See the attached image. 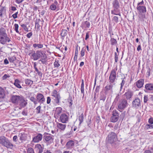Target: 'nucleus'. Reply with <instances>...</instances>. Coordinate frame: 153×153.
Listing matches in <instances>:
<instances>
[{
  "label": "nucleus",
  "mask_w": 153,
  "mask_h": 153,
  "mask_svg": "<svg viewBox=\"0 0 153 153\" xmlns=\"http://www.w3.org/2000/svg\"><path fill=\"white\" fill-rule=\"evenodd\" d=\"M14 30H15L16 32L19 33V31L18 30V28H19V25L18 24H15L14 25Z\"/></svg>",
  "instance_id": "42"
},
{
  "label": "nucleus",
  "mask_w": 153,
  "mask_h": 153,
  "mask_svg": "<svg viewBox=\"0 0 153 153\" xmlns=\"http://www.w3.org/2000/svg\"><path fill=\"white\" fill-rule=\"evenodd\" d=\"M116 71L114 69L112 70L109 77V82L110 83L113 84L116 79Z\"/></svg>",
  "instance_id": "7"
},
{
  "label": "nucleus",
  "mask_w": 153,
  "mask_h": 153,
  "mask_svg": "<svg viewBox=\"0 0 153 153\" xmlns=\"http://www.w3.org/2000/svg\"><path fill=\"white\" fill-rule=\"evenodd\" d=\"M110 36L111 37V39H110V42H111V45H113L116 44L117 42L116 40L115 39H114L113 38H112L111 35Z\"/></svg>",
  "instance_id": "37"
},
{
  "label": "nucleus",
  "mask_w": 153,
  "mask_h": 153,
  "mask_svg": "<svg viewBox=\"0 0 153 153\" xmlns=\"http://www.w3.org/2000/svg\"><path fill=\"white\" fill-rule=\"evenodd\" d=\"M36 98L37 99L38 103H40L41 104L43 103L45 101L44 96L41 93H38Z\"/></svg>",
  "instance_id": "14"
},
{
  "label": "nucleus",
  "mask_w": 153,
  "mask_h": 153,
  "mask_svg": "<svg viewBox=\"0 0 153 153\" xmlns=\"http://www.w3.org/2000/svg\"><path fill=\"white\" fill-rule=\"evenodd\" d=\"M118 56L117 55V53L116 52L115 53V57H114V59H115V61L116 62H117L118 61Z\"/></svg>",
  "instance_id": "57"
},
{
  "label": "nucleus",
  "mask_w": 153,
  "mask_h": 153,
  "mask_svg": "<svg viewBox=\"0 0 153 153\" xmlns=\"http://www.w3.org/2000/svg\"><path fill=\"white\" fill-rule=\"evenodd\" d=\"M58 4H59L57 1L56 0H54L53 3L50 6V8L53 11H54L57 9V10H59Z\"/></svg>",
  "instance_id": "16"
},
{
  "label": "nucleus",
  "mask_w": 153,
  "mask_h": 153,
  "mask_svg": "<svg viewBox=\"0 0 153 153\" xmlns=\"http://www.w3.org/2000/svg\"><path fill=\"white\" fill-rule=\"evenodd\" d=\"M10 77V76L9 74H5L2 77L3 80H5L7 78Z\"/></svg>",
  "instance_id": "48"
},
{
  "label": "nucleus",
  "mask_w": 153,
  "mask_h": 153,
  "mask_svg": "<svg viewBox=\"0 0 153 153\" xmlns=\"http://www.w3.org/2000/svg\"><path fill=\"white\" fill-rule=\"evenodd\" d=\"M18 137L16 135L14 136L13 138V140L15 142H16L17 141Z\"/></svg>",
  "instance_id": "64"
},
{
  "label": "nucleus",
  "mask_w": 153,
  "mask_h": 153,
  "mask_svg": "<svg viewBox=\"0 0 153 153\" xmlns=\"http://www.w3.org/2000/svg\"><path fill=\"white\" fill-rule=\"evenodd\" d=\"M144 4V1L142 0L141 2L138 3L137 4V6H144L143 5Z\"/></svg>",
  "instance_id": "59"
},
{
  "label": "nucleus",
  "mask_w": 153,
  "mask_h": 153,
  "mask_svg": "<svg viewBox=\"0 0 153 153\" xmlns=\"http://www.w3.org/2000/svg\"><path fill=\"white\" fill-rule=\"evenodd\" d=\"M127 101L126 99L120 100L117 104V109L120 112H122L128 105Z\"/></svg>",
  "instance_id": "5"
},
{
  "label": "nucleus",
  "mask_w": 153,
  "mask_h": 153,
  "mask_svg": "<svg viewBox=\"0 0 153 153\" xmlns=\"http://www.w3.org/2000/svg\"><path fill=\"white\" fill-rule=\"evenodd\" d=\"M144 91L148 93H152L153 92V84L149 83L146 84L145 86Z\"/></svg>",
  "instance_id": "11"
},
{
  "label": "nucleus",
  "mask_w": 153,
  "mask_h": 153,
  "mask_svg": "<svg viewBox=\"0 0 153 153\" xmlns=\"http://www.w3.org/2000/svg\"><path fill=\"white\" fill-rule=\"evenodd\" d=\"M66 125L61 123H58L57 124V128L62 131H64L66 128Z\"/></svg>",
  "instance_id": "25"
},
{
  "label": "nucleus",
  "mask_w": 153,
  "mask_h": 153,
  "mask_svg": "<svg viewBox=\"0 0 153 153\" xmlns=\"http://www.w3.org/2000/svg\"><path fill=\"white\" fill-rule=\"evenodd\" d=\"M35 149L36 153H42L43 152V149L40 144H37L35 146Z\"/></svg>",
  "instance_id": "24"
},
{
  "label": "nucleus",
  "mask_w": 153,
  "mask_h": 153,
  "mask_svg": "<svg viewBox=\"0 0 153 153\" xmlns=\"http://www.w3.org/2000/svg\"><path fill=\"white\" fill-rule=\"evenodd\" d=\"M62 109L61 107H58L56 108L55 114L58 117L62 112Z\"/></svg>",
  "instance_id": "27"
},
{
  "label": "nucleus",
  "mask_w": 153,
  "mask_h": 153,
  "mask_svg": "<svg viewBox=\"0 0 153 153\" xmlns=\"http://www.w3.org/2000/svg\"><path fill=\"white\" fill-rule=\"evenodd\" d=\"M119 113L117 110H114L112 111V116L110 118L111 122L114 123L117 121L119 118Z\"/></svg>",
  "instance_id": "8"
},
{
  "label": "nucleus",
  "mask_w": 153,
  "mask_h": 153,
  "mask_svg": "<svg viewBox=\"0 0 153 153\" xmlns=\"http://www.w3.org/2000/svg\"><path fill=\"white\" fill-rule=\"evenodd\" d=\"M108 141L111 143H113L116 141L117 135L114 132L110 133L108 135Z\"/></svg>",
  "instance_id": "6"
},
{
  "label": "nucleus",
  "mask_w": 153,
  "mask_h": 153,
  "mask_svg": "<svg viewBox=\"0 0 153 153\" xmlns=\"http://www.w3.org/2000/svg\"><path fill=\"white\" fill-rule=\"evenodd\" d=\"M41 104H40V105H41ZM41 105H39L36 107V114H39L41 113Z\"/></svg>",
  "instance_id": "38"
},
{
  "label": "nucleus",
  "mask_w": 153,
  "mask_h": 153,
  "mask_svg": "<svg viewBox=\"0 0 153 153\" xmlns=\"http://www.w3.org/2000/svg\"><path fill=\"white\" fill-rule=\"evenodd\" d=\"M144 83V80L143 79H140L138 80L135 83L137 87L139 88H142Z\"/></svg>",
  "instance_id": "22"
},
{
  "label": "nucleus",
  "mask_w": 153,
  "mask_h": 153,
  "mask_svg": "<svg viewBox=\"0 0 153 153\" xmlns=\"http://www.w3.org/2000/svg\"><path fill=\"white\" fill-rule=\"evenodd\" d=\"M144 153H153V148H151L145 151Z\"/></svg>",
  "instance_id": "41"
},
{
  "label": "nucleus",
  "mask_w": 153,
  "mask_h": 153,
  "mask_svg": "<svg viewBox=\"0 0 153 153\" xmlns=\"http://www.w3.org/2000/svg\"><path fill=\"white\" fill-rule=\"evenodd\" d=\"M10 41V39L8 37L5 28L3 27L1 28L0 29V43L2 45H4L7 42H9Z\"/></svg>",
  "instance_id": "1"
},
{
  "label": "nucleus",
  "mask_w": 153,
  "mask_h": 153,
  "mask_svg": "<svg viewBox=\"0 0 153 153\" xmlns=\"http://www.w3.org/2000/svg\"><path fill=\"white\" fill-rule=\"evenodd\" d=\"M50 134L48 133L45 132L43 134V139L47 143H51L53 141V139L51 136Z\"/></svg>",
  "instance_id": "9"
},
{
  "label": "nucleus",
  "mask_w": 153,
  "mask_h": 153,
  "mask_svg": "<svg viewBox=\"0 0 153 153\" xmlns=\"http://www.w3.org/2000/svg\"><path fill=\"white\" fill-rule=\"evenodd\" d=\"M113 8H120V4L118 0H114L112 2Z\"/></svg>",
  "instance_id": "26"
},
{
  "label": "nucleus",
  "mask_w": 153,
  "mask_h": 153,
  "mask_svg": "<svg viewBox=\"0 0 153 153\" xmlns=\"http://www.w3.org/2000/svg\"><path fill=\"white\" fill-rule=\"evenodd\" d=\"M47 58H45L44 59H43V58H41L39 61H41L42 64H45L46 62V61L45 60Z\"/></svg>",
  "instance_id": "61"
},
{
  "label": "nucleus",
  "mask_w": 153,
  "mask_h": 153,
  "mask_svg": "<svg viewBox=\"0 0 153 153\" xmlns=\"http://www.w3.org/2000/svg\"><path fill=\"white\" fill-rule=\"evenodd\" d=\"M21 26L22 28H23L25 31L27 32L28 31V29L25 25L23 24Z\"/></svg>",
  "instance_id": "46"
},
{
  "label": "nucleus",
  "mask_w": 153,
  "mask_h": 153,
  "mask_svg": "<svg viewBox=\"0 0 153 153\" xmlns=\"http://www.w3.org/2000/svg\"><path fill=\"white\" fill-rule=\"evenodd\" d=\"M9 60L10 62H13L16 59V58L14 56L11 57L9 58Z\"/></svg>",
  "instance_id": "45"
},
{
  "label": "nucleus",
  "mask_w": 153,
  "mask_h": 153,
  "mask_svg": "<svg viewBox=\"0 0 153 153\" xmlns=\"http://www.w3.org/2000/svg\"><path fill=\"white\" fill-rule=\"evenodd\" d=\"M137 9L139 12V20L140 21H144L145 17V13L146 12V8L144 6H137Z\"/></svg>",
  "instance_id": "4"
},
{
  "label": "nucleus",
  "mask_w": 153,
  "mask_h": 153,
  "mask_svg": "<svg viewBox=\"0 0 153 153\" xmlns=\"http://www.w3.org/2000/svg\"><path fill=\"white\" fill-rule=\"evenodd\" d=\"M125 79L124 77L122 80L121 83L120 84V91H121L122 89L123 86H124L125 83L126 81L124 80Z\"/></svg>",
  "instance_id": "40"
},
{
  "label": "nucleus",
  "mask_w": 153,
  "mask_h": 153,
  "mask_svg": "<svg viewBox=\"0 0 153 153\" xmlns=\"http://www.w3.org/2000/svg\"><path fill=\"white\" fill-rule=\"evenodd\" d=\"M22 114L25 116H27V112L26 110H24L22 112Z\"/></svg>",
  "instance_id": "56"
},
{
  "label": "nucleus",
  "mask_w": 153,
  "mask_h": 153,
  "mask_svg": "<svg viewBox=\"0 0 153 153\" xmlns=\"http://www.w3.org/2000/svg\"><path fill=\"white\" fill-rule=\"evenodd\" d=\"M85 24L87 27L89 28L90 27V24L88 21H87L85 22Z\"/></svg>",
  "instance_id": "51"
},
{
  "label": "nucleus",
  "mask_w": 153,
  "mask_h": 153,
  "mask_svg": "<svg viewBox=\"0 0 153 153\" xmlns=\"http://www.w3.org/2000/svg\"><path fill=\"white\" fill-rule=\"evenodd\" d=\"M127 100H131L133 95V92L130 89H128L123 95Z\"/></svg>",
  "instance_id": "13"
},
{
  "label": "nucleus",
  "mask_w": 153,
  "mask_h": 153,
  "mask_svg": "<svg viewBox=\"0 0 153 153\" xmlns=\"http://www.w3.org/2000/svg\"><path fill=\"white\" fill-rule=\"evenodd\" d=\"M30 100L33 102L34 105H36V104L38 103L37 99L33 97H31L30 98Z\"/></svg>",
  "instance_id": "34"
},
{
  "label": "nucleus",
  "mask_w": 153,
  "mask_h": 153,
  "mask_svg": "<svg viewBox=\"0 0 153 153\" xmlns=\"http://www.w3.org/2000/svg\"><path fill=\"white\" fill-rule=\"evenodd\" d=\"M0 144L7 149H12L14 147L12 143L4 136H0Z\"/></svg>",
  "instance_id": "3"
},
{
  "label": "nucleus",
  "mask_w": 153,
  "mask_h": 153,
  "mask_svg": "<svg viewBox=\"0 0 153 153\" xmlns=\"http://www.w3.org/2000/svg\"><path fill=\"white\" fill-rule=\"evenodd\" d=\"M20 81L17 79H16L15 80L14 85L17 88H22V87L20 85Z\"/></svg>",
  "instance_id": "28"
},
{
  "label": "nucleus",
  "mask_w": 153,
  "mask_h": 153,
  "mask_svg": "<svg viewBox=\"0 0 153 153\" xmlns=\"http://www.w3.org/2000/svg\"><path fill=\"white\" fill-rule=\"evenodd\" d=\"M19 102V105L21 107H24L27 104V101L25 100V98L22 96H21V97Z\"/></svg>",
  "instance_id": "18"
},
{
  "label": "nucleus",
  "mask_w": 153,
  "mask_h": 153,
  "mask_svg": "<svg viewBox=\"0 0 153 153\" xmlns=\"http://www.w3.org/2000/svg\"><path fill=\"white\" fill-rule=\"evenodd\" d=\"M113 20L115 22V23H118V17L117 16H114L113 19Z\"/></svg>",
  "instance_id": "49"
},
{
  "label": "nucleus",
  "mask_w": 153,
  "mask_h": 153,
  "mask_svg": "<svg viewBox=\"0 0 153 153\" xmlns=\"http://www.w3.org/2000/svg\"><path fill=\"white\" fill-rule=\"evenodd\" d=\"M74 146V142L73 140H70L67 143L65 146L67 149H70L73 148Z\"/></svg>",
  "instance_id": "21"
},
{
  "label": "nucleus",
  "mask_w": 153,
  "mask_h": 153,
  "mask_svg": "<svg viewBox=\"0 0 153 153\" xmlns=\"http://www.w3.org/2000/svg\"><path fill=\"white\" fill-rule=\"evenodd\" d=\"M148 100V97L147 95H145L144 97V102L146 103Z\"/></svg>",
  "instance_id": "53"
},
{
  "label": "nucleus",
  "mask_w": 153,
  "mask_h": 153,
  "mask_svg": "<svg viewBox=\"0 0 153 153\" xmlns=\"http://www.w3.org/2000/svg\"><path fill=\"white\" fill-rule=\"evenodd\" d=\"M52 96L56 98L60 97L59 94L58 93L57 91L55 90L53 91Z\"/></svg>",
  "instance_id": "29"
},
{
  "label": "nucleus",
  "mask_w": 153,
  "mask_h": 153,
  "mask_svg": "<svg viewBox=\"0 0 153 153\" xmlns=\"http://www.w3.org/2000/svg\"><path fill=\"white\" fill-rule=\"evenodd\" d=\"M18 12H17L12 15V16L13 19H15L18 17L17 15L18 14Z\"/></svg>",
  "instance_id": "55"
},
{
  "label": "nucleus",
  "mask_w": 153,
  "mask_h": 153,
  "mask_svg": "<svg viewBox=\"0 0 153 153\" xmlns=\"http://www.w3.org/2000/svg\"><path fill=\"white\" fill-rule=\"evenodd\" d=\"M51 101V97H47V103L48 104H49Z\"/></svg>",
  "instance_id": "60"
},
{
  "label": "nucleus",
  "mask_w": 153,
  "mask_h": 153,
  "mask_svg": "<svg viewBox=\"0 0 153 153\" xmlns=\"http://www.w3.org/2000/svg\"><path fill=\"white\" fill-rule=\"evenodd\" d=\"M27 152L28 153H34L33 149L31 148H29L28 149Z\"/></svg>",
  "instance_id": "47"
},
{
  "label": "nucleus",
  "mask_w": 153,
  "mask_h": 153,
  "mask_svg": "<svg viewBox=\"0 0 153 153\" xmlns=\"http://www.w3.org/2000/svg\"><path fill=\"white\" fill-rule=\"evenodd\" d=\"M80 47L78 46V45H77L76 47V50L75 51V54L76 55V56L78 55L79 51L80 50Z\"/></svg>",
  "instance_id": "43"
},
{
  "label": "nucleus",
  "mask_w": 153,
  "mask_h": 153,
  "mask_svg": "<svg viewBox=\"0 0 153 153\" xmlns=\"http://www.w3.org/2000/svg\"><path fill=\"white\" fill-rule=\"evenodd\" d=\"M148 122L149 123L151 124H153V118L152 117L150 118Z\"/></svg>",
  "instance_id": "58"
},
{
  "label": "nucleus",
  "mask_w": 153,
  "mask_h": 153,
  "mask_svg": "<svg viewBox=\"0 0 153 153\" xmlns=\"http://www.w3.org/2000/svg\"><path fill=\"white\" fill-rule=\"evenodd\" d=\"M68 117L65 114H62L60 116V120L62 123H66L68 121Z\"/></svg>",
  "instance_id": "19"
},
{
  "label": "nucleus",
  "mask_w": 153,
  "mask_h": 153,
  "mask_svg": "<svg viewBox=\"0 0 153 153\" xmlns=\"http://www.w3.org/2000/svg\"><path fill=\"white\" fill-rule=\"evenodd\" d=\"M106 99L104 95H102L100 96V100H102L103 102Z\"/></svg>",
  "instance_id": "50"
},
{
  "label": "nucleus",
  "mask_w": 153,
  "mask_h": 153,
  "mask_svg": "<svg viewBox=\"0 0 153 153\" xmlns=\"http://www.w3.org/2000/svg\"><path fill=\"white\" fill-rule=\"evenodd\" d=\"M32 32H30V33H28L27 34V37L28 38H30L31 36H32Z\"/></svg>",
  "instance_id": "63"
},
{
  "label": "nucleus",
  "mask_w": 153,
  "mask_h": 153,
  "mask_svg": "<svg viewBox=\"0 0 153 153\" xmlns=\"http://www.w3.org/2000/svg\"><path fill=\"white\" fill-rule=\"evenodd\" d=\"M31 54H32L31 58L34 60H36L40 58H42L43 59L45 58H47L46 55L41 50L37 51L36 52L34 51H33L31 53H29V55H30Z\"/></svg>",
  "instance_id": "2"
},
{
  "label": "nucleus",
  "mask_w": 153,
  "mask_h": 153,
  "mask_svg": "<svg viewBox=\"0 0 153 153\" xmlns=\"http://www.w3.org/2000/svg\"><path fill=\"white\" fill-rule=\"evenodd\" d=\"M22 96L12 95L11 96L10 100L12 103L15 105H17L19 102Z\"/></svg>",
  "instance_id": "10"
},
{
  "label": "nucleus",
  "mask_w": 153,
  "mask_h": 153,
  "mask_svg": "<svg viewBox=\"0 0 153 153\" xmlns=\"http://www.w3.org/2000/svg\"><path fill=\"white\" fill-rule=\"evenodd\" d=\"M43 137L42 135L40 133H38L33 138L32 141L34 143H38L41 141Z\"/></svg>",
  "instance_id": "15"
},
{
  "label": "nucleus",
  "mask_w": 153,
  "mask_h": 153,
  "mask_svg": "<svg viewBox=\"0 0 153 153\" xmlns=\"http://www.w3.org/2000/svg\"><path fill=\"white\" fill-rule=\"evenodd\" d=\"M84 119V114L82 113L79 117V125H80L83 122Z\"/></svg>",
  "instance_id": "36"
},
{
  "label": "nucleus",
  "mask_w": 153,
  "mask_h": 153,
  "mask_svg": "<svg viewBox=\"0 0 153 153\" xmlns=\"http://www.w3.org/2000/svg\"><path fill=\"white\" fill-rule=\"evenodd\" d=\"M33 81L29 79H26L25 80V82L26 84L28 85H31L33 83Z\"/></svg>",
  "instance_id": "35"
},
{
  "label": "nucleus",
  "mask_w": 153,
  "mask_h": 153,
  "mask_svg": "<svg viewBox=\"0 0 153 153\" xmlns=\"http://www.w3.org/2000/svg\"><path fill=\"white\" fill-rule=\"evenodd\" d=\"M141 101L138 98H135L132 102V106L136 109H138L141 106Z\"/></svg>",
  "instance_id": "12"
},
{
  "label": "nucleus",
  "mask_w": 153,
  "mask_h": 153,
  "mask_svg": "<svg viewBox=\"0 0 153 153\" xmlns=\"http://www.w3.org/2000/svg\"><path fill=\"white\" fill-rule=\"evenodd\" d=\"M61 99V97L58 98H56L55 99V101L56 103H59V100Z\"/></svg>",
  "instance_id": "62"
},
{
  "label": "nucleus",
  "mask_w": 153,
  "mask_h": 153,
  "mask_svg": "<svg viewBox=\"0 0 153 153\" xmlns=\"http://www.w3.org/2000/svg\"><path fill=\"white\" fill-rule=\"evenodd\" d=\"M19 140L20 141V143H24L27 139V135L24 133L19 134Z\"/></svg>",
  "instance_id": "20"
},
{
  "label": "nucleus",
  "mask_w": 153,
  "mask_h": 153,
  "mask_svg": "<svg viewBox=\"0 0 153 153\" xmlns=\"http://www.w3.org/2000/svg\"><path fill=\"white\" fill-rule=\"evenodd\" d=\"M112 14L118 15L120 16V8H113V10L111 11Z\"/></svg>",
  "instance_id": "23"
},
{
  "label": "nucleus",
  "mask_w": 153,
  "mask_h": 153,
  "mask_svg": "<svg viewBox=\"0 0 153 153\" xmlns=\"http://www.w3.org/2000/svg\"><path fill=\"white\" fill-rule=\"evenodd\" d=\"M33 46L34 48L37 47L38 48H41L43 47V45L41 44L35 43L33 44Z\"/></svg>",
  "instance_id": "33"
},
{
  "label": "nucleus",
  "mask_w": 153,
  "mask_h": 153,
  "mask_svg": "<svg viewBox=\"0 0 153 153\" xmlns=\"http://www.w3.org/2000/svg\"><path fill=\"white\" fill-rule=\"evenodd\" d=\"M5 96L4 91L1 87H0V98H4Z\"/></svg>",
  "instance_id": "30"
},
{
  "label": "nucleus",
  "mask_w": 153,
  "mask_h": 153,
  "mask_svg": "<svg viewBox=\"0 0 153 153\" xmlns=\"http://www.w3.org/2000/svg\"><path fill=\"white\" fill-rule=\"evenodd\" d=\"M85 48L83 47L82 48V50L80 52V55L81 57H83L85 55Z\"/></svg>",
  "instance_id": "39"
},
{
  "label": "nucleus",
  "mask_w": 153,
  "mask_h": 153,
  "mask_svg": "<svg viewBox=\"0 0 153 153\" xmlns=\"http://www.w3.org/2000/svg\"><path fill=\"white\" fill-rule=\"evenodd\" d=\"M68 33V31L67 30L62 29L60 33L61 36L62 37H64L66 36Z\"/></svg>",
  "instance_id": "31"
},
{
  "label": "nucleus",
  "mask_w": 153,
  "mask_h": 153,
  "mask_svg": "<svg viewBox=\"0 0 153 153\" xmlns=\"http://www.w3.org/2000/svg\"><path fill=\"white\" fill-rule=\"evenodd\" d=\"M151 70L150 68L148 69L147 72H146V74L148 76V77H149L150 75V73L151 72Z\"/></svg>",
  "instance_id": "52"
},
{
  "label": "nucleus",
  "mask_w": 153,
  "mask_h": 153,
  "mask_svg": "<svg viewBox=\"0 0 153 153\" xmlns=\"http://www.w3.org/2000/svg\"><path fill=\"white\" fill-rule=\"evenodd\" d=\"M110 83V84L107 85L105 88V91L106 93L110 92H113V84Z\"/></svg>",
  "instance_id": "17"
},
{
  "label": "nucleus",
  "mask_w": 153,
  "mask_h": 153,
  "mask_svg": "<svg viewBox=\"0 0 153 153\" xmlns=\"http://www.w3.org/2000/svg\"><path fill=\"white\" fill-rule=\"evenodd\" d=\"M81 93L83 94V97H84V81L83 79L82 80V83L81 86Z\"/></svg>",
  "instance_id": "32"
},
{
  "label": "nucleus",
  "mask_w": 153,
  "mask_h": 153,
  "mask_svg": "<svg viewBox=\"0 0 153 153\" xmlns=\"http://www.w3.org/2000/svg\"><path fill=\"white\" fill-rule=\"evenodd\" d=\"M54 65L55 67H59L60 66L59 61L56 60L54 63Z\"/></svg>",
  "instance_id": "44"
},
{
  "label": "nucleus",
  "mask_w": 153,
  "mask_h": 153,
  "mask_svg": "<svg viewBox=\"0 0 153 153\" xmlns=\"http://www.w3.org/2000/svg\"><path fill=\"white\" fill-rule=\"evenodd\" d=\"M4 12V7H2L0 10V16L1 17L3 13Z\"/></svg>",
  "instance_id": "54"
}]
</instances>
